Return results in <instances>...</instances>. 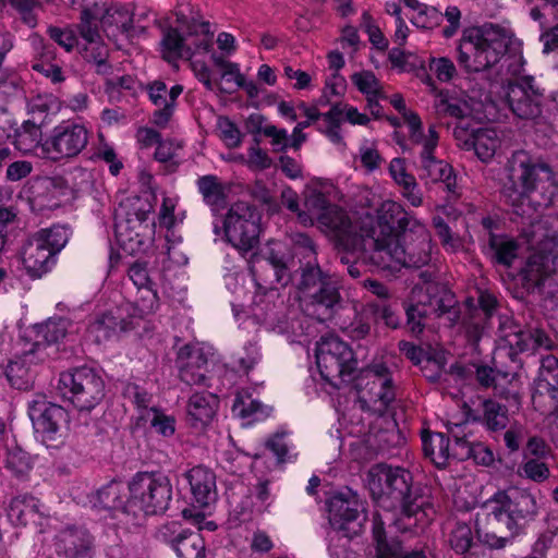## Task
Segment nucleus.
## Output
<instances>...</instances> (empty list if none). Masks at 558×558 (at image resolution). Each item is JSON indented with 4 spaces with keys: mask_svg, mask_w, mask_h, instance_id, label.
I'll return each mask as SVG.
<instances>
[{
    "mask_svg": "<svg viewBox=\"0 0 558 558\" xmlns=\"http://www.w3.org/2000/svg\"><path fill=\"white\" fill-rule=\"evenodd\" d=\"M551 167L524 150L514 151L504 168L501 195L519 216L548 207L556 193Z\"/></svg>",
    "mask_w": 558,
    "mask_h": 558,
    "instance_id": "nucleus-1",
    "label": "nucleus"
},
{
    "mask_svg": "<svg viewBox=\"0 0 558 558\" xmlns=\"http://www.w3.org/2000/svg\"><path fill=\"white\" fill-rule=\"evenodd\" d=\"M500 339L505 342V347L500 349L499 357L505 355L510 364L505 367L497 362L495 367L477 365L475 378L482 388H493L500 397L519 401L520 371L523 366L520 353H533L539 349L550 350L554 343L543 329H522L512 322L500 323Z\"/></svg>",
    "mask_w": 558,
    "mask_h": 558,
    "instance_id": "nucleus-2",
    "label": "nucleus"
},
{
    "mask_svg": "<svg viewBox=\"0 0 558 558\" xmlns=\"http://www.w3.org/2000/svg\"><path fill=\"white\" fill-rule=\"evenodd\" d=\"M484 509L485 519L478 523L477 535L481 542L497 549L511 544L538 513L535 496L518 487L497 490L485 501Z\"/></svg>",
    "mask_w": 558,
    "mask_h": 558,
    "instance_id": "nucleus-3",
    "label": "nucleus"
},
{
    "mask_svg": "<svg viewBox=\"0 0 558 558\" xmlns=\"http://www.w3.org/2000/svg\"><path fill=\"white\" fill-rule=\"evenodd\" d=\"M367 487L374 500L385 497L400 507L401 518L393 522L399 529L408 530L411 525H425L434 514V509L424 495L423 487L414 483L412 473L401 466L377 464L366 476Z\"/></svg>",
    "mask_w": 558,
    "mask_h": 558,
    "instance_id": "nucleus-4",
    "label": "nucleus"
},
{
    "mask_svg": "<svg viewBox=\"0 0 558 558\" xmlns=\"http://www.w3.org/2000/svg\"><path fill=\"white\" fill-rule=\"evenodd\" d=\"M385 248L375 250L369 256L373 266L379 269H397L399 267L423 268L433 260V243L424 225L413 223L411 229L399 234V238Z\"/></svg>",
    "mask_w": 558,
    "mask_h": 558,
    "instance_id": "nucleus-5",
    "label": "nucleus"
},
{
    "mask_svg": "<svg viewBox=\"0 0 558 558\" xmlns=\"http://www.w3.org/2000/svg\"><path fill=\"white\" fill-rule=\"evenodd\" d=\"M510 38L494 24L469 29L458 50V62L466 72H481L495 66L505 57Z\"/></svg>",
    "mask_w": 558,
    "mask_h": 558,
    "instance_id": "nucleus-6",
    "label": "nucleus"
},
{
    "mask_svg": "<svg viewBox=\"0 0 558 558\" xmlns=\"http://www.w3.org/2000/svg\"><path fill=\"white\" fill-rule=\"evenodd\" d=\"M298 288L306 313L318 322L331 319L341 308L342 298L337 280L324 272L318 264L306 263L301 267Z\"/></svg>",
    "mask_w": 558,
    "mask_h": 558,
    "instance_id": "nucleus-7",
    "label": "nucleus"
},
{
    "mask_svg": "<svg viewBox=\"0 0 558 558\" xmlns=\"http://www.w3.org/2000/svg\"><path fill=\"white\" fill-rule=\"evenodd\" d=\"M128 511L136 519L141 512L146 515L163 513L172 499V485L161 472H137L129 482Z\"/></svg>",
    "mask_w": 558,
    "mask_h": 558,
    "instance_id": "nucleus-8",
    "label": "nucleus"
},
{
    "mask_svg": "<svg viewBox=\"0 0 558 558\" xmlns=\"http://www.w3.org/2000/svg\"><path fill=\"white\" fill-rule=\"evenodd\" d=\"M63 399L78 411H92L105 397V381L97 369L89 366L70 368L60 374L58 386Z\"/></svg>",
    "mask_w": 558,
    "mask_h": 558,
    "instance_id": "nucleus-9",
    "label": "nucleus"
},
{
    "mask_svg": "<svg viewBox=\"0 0 558 558\" xmlns=\"http://www.w3.org/2000/svg\"><path fill=\"white\" fill-rule=\"evenodd\" d=\"M316 364L322 378L336 389L349 384L357 368L353 350L335 336L323 338L318 342Z\"/></svg>",
    "mask_w": 558,
    "mask_h": 558,
    "instance_id": "nucleus-10",
    "label": "nucleus"
},
{
    "mask_svg": "<svg viewBox=\"0 0 558 558\" xmlns=\"http://www.w3.org/2000/svg\"><path fill=\"white\" fill-rule=\"evenodd\" d=\"M150 211L151 206L140 201L120 206L114 216V231L122 246L134 252L151 242L155 222L149 220Z\"/></svg>",
    "mask_w": 558,
    "mask_h": 558,
    "instance_id": "nucleus-11",
    "label": "nucleus"
},
{
    "mask_svg": "<svg viewBox=\"0 0 558 558\" xmlns=\"http://www.w3.org/2000/svg\"><path fill=\"white\" fill-rule=\"evenodd\" d=\"M418 221L411 218L402 206L386 201L378 210V219L364 236V258L369 260L375 250L392 245L399 234L411 229Z\"/></svg>",
    "mask_w": 558,
    "mask_h": 558,
    "instance_id": "nucleus-12",
    "label": "nucleus"
},
{
    "mask_svg": "<svg viewBox=\"0 0 558 558\" xmlns=\"http://www.w3.org/2000/svg\"><path fill=\"white\" fill-rule=\"evenodd\" d=\"M259 234L260 215L257 208L244 202L234 203L223 220V235L228 243L246 253L258 244Z\"/></svg>",
    "mask_w": 558,
    "mask_h": 558,
    "instance_id": "nucleus-13",
    "label": "nucleus"
},
{
    "mask_svg": "<svg viewBox=\"0 0 558 558\" xmlns=\"http://www.w3.org/2000/svg\"><path fill=\"white\" fill-rule=\"evenodd\" d=\"M359 400L374 413L383 415L396 399L389 368L383 363L369 365L356 383Z\"/></svg>",
    "mask_w": 558,
    "mask_h": 558,
    "instance_id": "nucleus-14",
    "label": "nucleus"
},
{
    "mask_svg": "<svg viewBox=\"0 0 558 558\" xmlns=\"http://www.w3.org/2000/svg\"><path fill=\"white\" fill-rule=\"evenodd\" d=\"M88 140L89 132L84 124L66 120L50 131L41 144V150L52 161L71 159L85 149Z\"/></svg>",
    "mask_w": 558,
    "mask_h": 558,
    "instance_id": "nucleus-15",
    "label": "nucleus"
},
{
    "mask_svg": "<svg viewBox=\"0 0 558 558\" xmlns=\"http://www.w3.org/2000/svg\"><path fill=\"white\" fill-rule=\"evenodd\" d=\"M326 505L330 525L345 536L357 534L366 521L365 501L350 488L333 494Z\"/></svg>",
    "mask_w": 558,
    "mask_h": 558,
    "instance_id": "nucleus-16",
    "label": "nucleus"
},
{
    "mask_svg": "<svg viewBox=\"0 0 558 558\" xmlns=\"http://www.w3.org/2000/svg\"><path fill=\"white\" fill-rule=\"evenodd\" d=\"M28 415L35 433L40 435L47 446L61 437V426L68 421L66 411L44 396H38L28 403Z\"/></svg>",
    "mask_w": 558,
    "mask_h": 558,
    "instance_id": "nucleus-17",
    "label": "nucleus"
},
{
    "mask_svg": "<svg viewBox=\"0 0 558 558\" xmlns=\"http://www.w3.org/2000/svg\"><path fill=\"white\" fill-rule=\"evenodd\" d=\"M543 96L533 76H520L508 83L507 101L512 112L521 119H534L541 114Z\"/></svg>",
    "mask_w": 558,
    "mask_h": 558,
    "instance_id": "nucleus-18",
    "label": "nucleus"
},
{
    "mask_svg": "<svg viewBox=\"0 0 558 558\" xmlns=\"http://www.w3.org/2000/svg\"><path fill=\"white\" fill-rule=\"evenodd\" d=\"M318 222L323 231L332 238L337 247L353 248L361 244L364 257V236L357 233L351 218L345 210L332 205L318 215Z\"/></svg>",
    "mask_w": 558,
    "mask_h": 558,
    "instance_id": "nucleus-19",
    "label": "nucleus"
},
{
    "mask_svg": "<svg viewBox=\"0 0 558 558\" xmlns=\"http://www.w3.org/2000/svg\"><path fill=\"white\" fill-rule=\"evenodd\" d=\"M177 366L180 379L186 385H206L208 357L203 348L185 344L178 351Z\"/></svg>",
    "mask_w": 558,
    "mask_h": 558,
    "instance_id": "nucleus-20",
    "label": "nucleus"
},
{
    "mask_svg": "<svg viewBox=\"0 0 558 558\" xmlns=\"http://www.w3.org/2000/svg\"><path fill=\"white\" fill-rule=\"evenodd\" d=\"M43 344L37 341L23 354L12 360L5 369V376L13 388L27 390L33 386L35 372L32 368L38 362H43L48 354H41Z\"/></svg>",
    "mask_w": 558,
    "mask_h": 558,
    "instance_id": "nucleus-21",
    "label": "nucleus"
},
{
    "mask_svg": "<svg viewBox=\"0 0 558 558\" xmlns=\"http://www.w3.org/2000/svg\"><path fill=\"white\" fill-rule=\"evenodd\" d=\"M277 296L276 290L270 288L268 292L257 293L252 305V315L254 319L264 325L267 329L278 333L289 332V322L283 312V304H276L274 299Z\"/></svg>",
    "mask_w": 558,
    "mask_h": 558,
    "instance_id": "nucleus-22",
    "label": "nucleus"
},
{
    "mask_svg": "<svg viewBox=\"0 0 558 558\" xmlns=\"http://www.w3.org/2000/svg\"><path fill=\"white\" fill-rule=\"evenodd\" d=\"M387 521L393 522V517L389 512H385L384 514L377 512L373 515L372 533L377 558H426L421 550L403 554L401 543L395 538L387 537L385 530Z\"/></svg>",
    "mask_w": 558,
    "mask_h": 558,
    "instance_id": "nucleus-23",
    "label": "nucleus"
},
{
    "mask_svg": "<svg viewBox=\"0 0 558 558\" xmlns=\"http://www.w3.org/2000/svg\"><path fill=\"white\" fill-rule=\"evenodd\" d=\"M193 502L206 508L217 500L216 475L207 466L196 465L184 473Z\"/></svg>",
    "mask_w": 558,
    "mask_h": 558,
    "instance_id": "nucleus-24",
    "label": "nucleus"
},
{
    "mask_svg": "<svg viewBox=\"0 0 558 558\" xmlns=\"http://www.w3.org/2000/svg\"><path fill=\"white\" fill-rule=\"evenodd\" d=\"M93 548V537L83 527L68 526L57 535L56 551L64 558H90Z\"/></svg>",
    "mask_w": 558,
    "mask_h": 558,
    "instance_id": "nucleus-25",
    "label": "nucleus"
},
{
    "mask_svg": "<svg viewBox=\"0 0 558 558\" xmlns=\"http://www.w3.org/2000/svg\"><path fill=\"white\" fill-rule=\"evenodd\" d=\"M418 177L426 182L444 183L448 193L453 194L449 197H457V177L452 167L445 160L438 159L434 153L421 151Z\"/></svg>",
    "mask_w": 558,
    "mask_h": 558,
    "instance_id": "nucleus-26",
    "label": "nucleus"
},
{
    "mask_svg": "<svg viewBox=\"0 0 558 558\" xmlns=\"http://www.w3.org/2000/svg\"><path fill=\"white\" fill-rule=\"evenodd\" d=\"M412 300L416 305L428 310L426 311L428 317H440L448 313L454 304L452 294L440 286L423 288L416 284L412 290Z\"/></svg>",
    "mask_w": 558,
    "mask_h": 558,
    "instance_id": "nucleus-27",
    "label": "nucleus"
},
{
    "mask_svg": "<svg viewBox=\"0 0 558 558\" xmlns=\"http://www.w3.org/2000/svg\"><path fill=\"white\" fill-rule=\"evenodd\" d=\"M35 235L23 247V265L31 277L39 278L48 272L56 263V256Z\"/></svg>",
    "mask_w": 558,
    "mask_h": 558,
    "instance_id": "nucleus-28",
    "label": "nucleus"
},
{
    "mask_svg": "<svg viewBox=\"0 0 558 558\" xmlns=\"http://www.w3.org/2000/svg\"><path fill=\"white\" fill-rule=\"evenodd\" d=\"M259 257L271 266L277 283L286 287L291 282L293 259L284 244L279 241H269L262 248Z\"/></svg>",
    "mask_w": 558,
    "mask_h": 558,
    "instance_id": "nucleus-29",
    "label": "nucleus"
},
{
    "mask_svg": "<svg viewBox=\"0 0 558 558\" xmlns=\"http://www.w3.org/2000/svg\"><path fill=\"white\" fill-rule=\"evenodd\" d=\"M468 420L482 424L488 432H500L509 424L508 408L493 399H484L481 412L469 409Z\"/></svg>",
    "mask_w": 558,
    "mask_h": 558,
    "instance_id": "nucleus-30",
    "label": "nucleus"
},
{
    "mask_svg": "<svg viewBox=\"0 0 558 558\" xmlns=\"http://www.w3.org/2000/svg\"><path fill=\"white\" fill-rule=\"evenodd\" d=\"M437 111L463 121L465 118L481 119L483 102L468 94L460 96H440Z\"/></svg>",
    "mask_w": 558,
    "mask_h": 558,
    "instance_id": "nucleus-31",
    "label": "nucleus"
},
{
    "mask_svg": "<svg viewBox=\"0 0 558 558\" xmlns=\"http://www.w3.org/2000/svg\"><path fill=\"white\" fill-rule=\"evenodd\" d=\"M132 322L124 318L121 310L102 313L89 324L88 333L97 343L107 341L118 332L126 331L132 328Z\"/></svg>",
    "mask_w": 558,
    "mask_h": 558,
    "instance_id": "nucleus-32",
    "label": "nucleus"
},
{
    "mask_svg": "<svg viewBox=\"0 0 558 558\" xmlns=\"http://www.w3.org/2000/svg\"><path fill=\"white\" fill-rule=\"evenodd\" d=\"M541 365L537 377L535 378V392L533 393V402L539 395H548L551 400L558 403V359L551 354L541 357Z\"/></svg>",
    "mask_w": 558,
    "mask_h": 558,
    "instance_id": "nucleus-33",
    "label": "nucleus"
},
{
    "mask_svg": "<svg viewBox=\"0 0 558 558\" xmlns=\"http://www.w3.org/2000/svg\"><path fill=\"white\" fill-rule=\"evenodd\" d=\"M218 407L211 393H194L187 403V421L196 429L205 428L214 418Z\"/></svg>",
    "mask_w": 558,
    "mask_h": 558,
    "instance_id": "nucleus-34",
    "label": "nucleus"
},
{
    "mask_svg": "<svg viewBox=\"0 0 558 558\" xmlns=\"http://www.w3.org/2000/svg\"><path fill=\"white\" fill-rule=\"evenodd\" d=\"M8 518L15 525L38 524L40 519L38 500L27 494L13 497L8 508Z\"/></svg>",
    "mask_w": 558,
    "mask_h": 558,
    "instance_id": "nucleus-35",
    "label": "nucleus"
},
{
    "mask_svg": "<svg viewBox=\"0 0 558 558\" xmlns=\"http://www.w3.org/2000/svg\"><path fill=\"white\" fill-rule=\"evenodd\" d=\"M149 100L157 108L150 122L158 128H166L172 118V102H168V88L162 81H154L146 86Z\"/></svg>",
    "mask_w": 558,
    "mask_h": 558,
    "instance_id": "nucleus-36",
    "label": "nucleus"
},
{
    "mask_svg": "<svg viewBox=\"0 0 558 558\" xmlns=\"http://www.w3.org/2000/svg\"><path fill=\"white\" fill-rule=\"evenodd\" d=\"M124 486L121 482L111 481L107 485L102 486L97 490L95 505H98L102 509H107L122 515L132 517L129 508V498L124 500Z\"/></svg>",
    "mask_w": 558,
    "mask_h": 558,
    "instance_id": "nucleus-37",
    "label": "nucleus"
},
{
    "mask_svg": "<svg viewBox=\"0 0 558 558\" xmlns=\"http://www.w3.org/2000/svg\"><path fill=\"white\" fill-rule=\"evenodd\" d=\"M198 193L203 202L210 208L214 215H217L226 207L227 195L222 182L217 175L206 174L196 180Z\"/></svg>",
    "mask_w": 558,
    "mask_h": 558,
    "instance_id": "nucleus-38",
    "label": "nucleus"
},
{
    "mask_svg": "<svg viewBox=\"0 0 558 558\" xmlns=\"http://www.w3.org/2000/svg\"><path fill=\"white\" fill-rule=\"evenodd\" d=\"M466 142H470V148L483 162H489L493 159L501 143L498 132L492 128L471 130Z\"/></svg>",
    "mask_w": 558,
    "mask_h": 558,
    "instance_id": "nucleus-39",
    "label": "nucleus"
},
{
    "mask_svg": "<svg viewBox=\"0 0 558 558\" xmlns=\"http://www.w3.org/2000/svg\"><path fill=\"white\" fill-rule=\"evenodd\" d=\"M422 447L426 458L437 468H445L450 458V440L442 433H422Z\"/></svg>",
    "mask_w": 558,
    "mask_h": 558,
    "instance_id": "nucleus-40",
    "label": "nucleus"
},
{
    "mask_svg": "<svg viewBox=\"0 0 558 558\" xmlns=\"http://www.w3.org/2000/svg\"><path fill=\"white\" fill-rule=\"evenodd\" d=\"M32 69L49 78L53 84L64 81L62 68L57 60L56 48L52 45H40V49L32 63Z\"/></svg>",
    "mask_w": 558,
    "mask_h": 558,
    "instance_id": "nucleus-41",
    "label": "nucleus"
},
{
    "mask_svg": "<svg viewBox=\"0 0 558 558\" xmlns=\"http://www.w3.org/2000/svg\"><path fill=\"white\" fill-rule=\"evenodd\" d=\"M556 240L554 236H546L537 241L534 253L529 257L530 264L537 266V270L544 274L558 275V255L554 254Z\"/></svg>",
    "mask_w": 558,
    "mask_h": 558,
    "instance_id": "nucleus-42",
    "label": "nucleus"
},
{
    "mask_svg": "<svg viewBox=\"0 0 558 558\" xmlns=\"http://www.w3.org/2000/svg\"><path fill=\"white\" fill-rule=\"evenodd\" d=\"M60 109V102L53 95H37L27 102V113L34 124L44 126L49 123V117L56 114Z\"/></svg>",
    "mask_w": 558,
    "mask_h": 558,
    "instance_id": "nucleus-43",
    "label": "nucleus"
},
{
    "mask_svg": "<svg viewBox=\"0 0 558 558\" xmlns=\"http://www.w3.org/2000/svg\"><path fill=\"white\" fill-rule=\"evenodd\" d=\"M488 245L495 264L501 265L506 268L512 266L513 260L518 256L519 250V245L514 240L508 236L490 233Z\"/></svg>",
    "mask_w": 558,
    "mask_h": 558,
    "instance_id": "nucleus-44",
    "label": "nucleus"
},
{
    "mask_svg": "<svg viewBox=\"0 0 558 558\" xmlns=\"http://www.w3.org/2000/svg\"><path fill=\"white\" fill-rule=\"evenodd\" d=\"M161 45L163 58L169 62L193 57L192 45L175 28L165 32Z\"/></svg>",
    "mask_w": 558,
    "mask_h": 558,
    "instance_id": "nucleus-45",
    "label": "nucleus"
},
{
    "mask_svg": "<svg viewBox=\"0 0 558 558\" xmlns=\"http://www.w3.org/2000/svg\"><path fill=\"white\" fill-rule=\"evenodd\" d=\"M41 128L34 124V121H24L15 131L14 145L23 154L35 151L43 144Z\"/></svg>",
    "mask_w": 558,
    "mask_h": 558,
    "instance_id": "nucleus-46",
    "label": "nucleus"
},
{
    "mask_svg": "<svg viewBox=\"0 0 558 558\" xmlns=\"http://www.w3.org/2000/svg\"><path fill=\"white\" fill-rule=\"evenodd\" d=\"M69 322L63 318L48 319L40 325L37 330V339L43 344L41 354H46L45 350L52 344L59 343L68 332Z\"/></svg>",
    "mask_w": 558,
    "mask_h": 558,
    "instance_id": "nucleus-47",
    "label": "nucleus"
},
{
    "mask_svg": "<svg viewBox=\"0 0 558 558\" xmlns=\"http://www.w3.org/2000/svg\"><path fill=\"white\" fill-rule=\"evenodd\" d=\"M178 558H206V544L199 531H189L174 549Z\"/></svg>",
    "mask_w": 558,
    "mask_h": 558,
    "instance_id": "nucleus-48",
    "label": "nucleus"
},
{
    "mask_svg": "<svg viewBox=\"0 0 558 558\" xmlns=\"http://www.w3.org/2000/svg\"><path fill=\"white\" fill-rule=\"evenodd\" d=\"M105 27H116L122 34H128L133 28V14L122 4H113L108 8L102 16Z\"/></svg>",
    "mask_w": 558,
    "mask_h": 558,
    "instance_id": "nucleus-49",
    "label": "nucleus"
},
{
    "mask_svg": "<svg viewBox=\"0 0 558 558\" xmlns=\"http://www.w3.org/2000/svg\"><path fill=\"white\" fill-rule=\"evenodd\" d=\"M37 239H40L41 243L52 253L54 256L61 252L66 245L70 236L69 229L64 226L56 225L48 229H41L34 234Z\"/></svg>",
    "mask_w": 558,
    "mask_h": 558,
    "instance_id": "nucleus-50",
    "label": "nucleus"
},
{
    "mask_svg": "<svg viewBox=\"0 0 558 558\" xmlns=\"http://www.w3.org/2000/svg\"><path fill=\"white\" fill-rule=\"evenodd\" d=\"M449 545L457 554H465L473 544L471 525L465 522L456 521L450 524Z\"/></svg>",
    "mask_w": 558,
    "mask_h": 558,
    "instance_id": "nucleus-51",
    "label": "nucleus"
},
{
    "mask_svg": "<svg viewBox=\"0 0 558 558\" xmlns=\"http://www.w3.org/2000/svg\"><path fill=\"white\" fill-rule=\"evenodd\" d=\"M5 468L16 477L24 478L33 468L31 456L20 447L8 449Z\"/></svg>",
    "mask_w": 558,
    "mask_h": 558,
    "instance_id": "nucleus-52",
    "label": "nucleus"
},
{
    "mask_svg": "<svg viewBox=\"0 0 558 558\" xmlns=\"http://www.w3.org/2000/svg\"><path fill=\"white\" fill-rule=\"evenodd\" d=\"M301 108L304 111L306 120L301 121L294 128L291 135V148L298 150L302 144L306 141V134L303 133V130H306L312 123L316 122L320 119V112L316 107H307L302 104Z\"/></svg>",
    "mask_w": 558,
    "mask_h": 558,
    "instance_id": "nucleus-53",
    "label": "nucleus"
},
{
    "mask_svg": "<svg viewBox=\"0 0 558 558\" xmlns=\"http://www.w3.org/2000/svg\"><path fill=\"white\" fill-rule=\"evenodd\" d=\"M519 474L536 483H543L550 476L547 463L538 458L526 459L519 468Z\"/></svg>",
    "mask_w": 558,
    "mask_h": 558,
    "instance_id": "nucleus-54",
    "label": "nucleus"
},
{
    "mask_svg": "<svg viewBox=\"0 0 558 558\" xmlns=\"http://www.w3.org/2000/svg\"><path fill=\"white\" fill-rule=\"evenodd\" d=\"M9 3L17 11L22 22L31 28L37 25L36 10L41 8L39 0H8Z\"/></svg>",
    "mask_w": 558,
    "mask_h": 558,
    "instance_id": "nucleus-55",
    "label": "nucleus"
},
{
    "mask_svg": "<svg viewBox=\"0 0 558 558\" xmlns=\"http://www.w3.org/2000/svg\"><path fill=\"white\" fill-rule=\"evenodd\" d=\"M441 19L442 14L435 7L424 4L410 20L416 27L430 29L439 25Z\"/></svg>",
    "mask_w": 558,
    "mask_h": 558,
    "instance_id": "nucleus-56",
    "label": "nucleus"
},
{
    "mask_svg": "<svg viewBox=\"0 0 558 558\" xmlns=\"http://www.w3.org/2000/svg\"><path fill=\"white\" fill-rule=\"evenodd\" d=\"M80 35L86 40L87 45L102 43L98 32L96 20L88 10L81 13V23L78 24Z\"/></svg>",
    "mask_w": 558,
    "mask_h": 558,
    "instance_id": "nucleus-57",
    "label": "nucleus"
},
{
    "mask_svg": "<svg viewBox=\"0 0 558 558\" xmlns=\"http://www.w3.org/2000/svg\"><path fill=\"white\" fill-rule=\"evenodd\" d=\"M351 78L357 89L367 97L380 96V84L374 73L369 71L354 73Z\"/></svg>",
    "mask_w": 558,
    "mask_h": 558,
    "instance_id": "nucleus-58",
    "label": "nucleus"
},
{
    "mask_svg": "<svg viewBox=\"0 0 558 558\" xmlns=\"http://www.w3.org/2000/svg\"><path fill=\"white\" fill-rule=\"evenodd\" d=\"M187 532L189 530L182 529L180 523L169 522L159 527L157 538L174 550L177 548V542L182 541Z\"/></svg>",
    "mask_w": 558,
    "mask_h": 558,
    "instance_id": "nucleus-59",
    "label": "nucleus"
},
{
    "mask_svg": "<svg viewBox=\"0 0 558 558\" xmlns=\"http://www.w3.org/2000/svg\"><path fill=\"white\" fill-rule=\"evenodd\" d=\"M366 313H371L375 318L383 319L386 326L390 328H397L400 325V319L390 305L368 302L366 304Z\"/></svg>",
    "mask_w": 558,
    "mask_h": 558,
    "instance_id": "nucleus-60",
    "label": "nucleus"
},
{
    "mask_svg": "<svg viewBox=\"0 0 558 558\" xmlns=\"http://www.w3.org/2000/svg\"><path fill=\"white\" fill-rule=\"evenodd\" d=\"M47 33L54 43H57L68 52L72 51L73 48L78 44L74 31L69 27L60 28L57 26H49L47 28Z\"/></svg>",
    "mask_w": 558,
    "mask_h": 558,
    "instance_id": "nucleus-61",
    "label": "nucleus"
},
{
    "mask_svg": "<svg viewBox=\"0 0 558 558\" xmlns=\"http://www.w3.org/2000/svg\"><path fill=\"white\" fill-rule=\"evenodd\" d=\"M153 416L150 418V426L156 433L163 437H170L175 432V420L173 416L166 415L165 413L151 408Z\"/></svg>",
    "mask_w": 558,
    "mask_h": 558,
    "instance_id": "nucleus-62",
    "label": "nucleus"
},
{
    "mask_svg": "<svg viewBox=\"0 0 558 558\" xmlns=\"http://www.w3.org/2000/svg\"><path fill=\"white\" fill-rule=\"evenodd\" d=\"M433 226L442 246L447 251L454 252L460 246L459 239L452 234L451 229L441 217H435Z\"/></svg>",
    "mask_w": 558,
    "mask_h": 558,
    "instance_id": "nucleus-63",
    "label": "nucleus"
},
{
    "mask_svg": "<svg viewBox=\"0 0 558 558\" xmlns=\"http://www.w3.org/2000/svg\"><path fill=\"white\" fill-rule=\"evenodd\" d=\"M429 70L440 82L451 81L457 73L453 62L446 57L432 58L429 61Z\"/></svg>",
    "mask_w": 558,
    "mask_h": 558,
    "instance_id": "nucleus-64",
    "label": "nucleus"
}]
</instances>
